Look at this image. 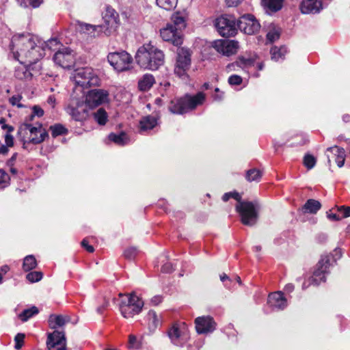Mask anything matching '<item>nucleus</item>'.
<instances>
[{
	"label": "nucleus",
	"instance_id": "nucleus-28",
	"mask_svg": "<svg viewBox=\"0 0 350 350\" xmlns=\"http://www.w3.org/2000/svg\"><path fill=\"white\" fill-rule=\"evenodd\" d=\"M321 208L319 201L314 199H309L301 208L304 213L316 214Z\"/></svg>",
	"mask_w": 350,
	"mask_h": 350
},
{
	"label": "nucleus",
	"instance_id": "nucleus-7",
	"mask_svg": "<svg viewBox=\"0 0 350 350\" xmlns=\"http://www.w3.org/2000/svg\"><path fill=\"white\" fill-rule=\"evenodd\" d=\"M144 301L135 293H131L126 300H121L119 304L120 311L126 319L133 318L141 312L144 306Z\"/></svg>",
	"mask_w": 350,
	"mask_h": 350
},
{
	"label": "nucleus",
	"instance_id": "nucleus-47",
	"mask_svg": "<svg viewBox=\"0 0 350 350\" xmlns=\"http://www.w3.org/2000/svg\"><path fill=\"white\" fill-rule=\"evenodd\" d=\"M24 338H25L24 334L18 333L16 335V336L14 338L15 349H20L22 347V346L23 345V342H24Z\"/></svg>",
	"mask_w": 350,
	"mask_h": 350
},
{
	"label": "nucleus",
	"instance_id": "nucleus-36",
	"mask_svg": "<svg viewBox=\"0 0 350 350\" xmlns=\"http://www.w3.org/2000/svg\"><path fill=\"white\" fill-rule=\"evenodd\" d=\"M286 53V49L285 47L278 48L277 46H274L272 47L270 51L271 59L275 61H278L279 59L282 58Z\"/></svg>",
	"mask_w": 350,
	"mask_h": 350
},
{
	"label": "nucleus",
	"instance_id": "nucleus-25",
	"mask_svg": "<svg viewBox=\"0 0 350 350\" xmlns=\"http://www.w3.org/2000/svg\"><path fill=\"white\" fill-rule=\"evenodd\" d=\"M299 8L301 12L304 14H317L323 10L321 0H302Z\"/></svg>",
	"mask_w": 350,
	"mask_h": 350
},
{
	"label": "nucleus",
	"instance_id": "nucleus-33",
	"mask_svg": "<svg viewBox=\"0 0 350 350\" xmlns=\"http://www.w3.org/2000/svg\"><path fill=\"white\" fill-rule=\"evenodd\" d=\"M95 121L99 125H105L108 120V115L103 108H99L93 113Z\"/></svg>",
	"mask_w": 350,
	"mask_h": 350
},
{
	"label": "nucleus",
	"instance_id": "nucleus-20",
	"mask_svg": "<svg viewBox=\"0 0 350 350\" xmlns=\"http://www.w3.org/2000/svg\"><path fill=\"white\" fill-rule=\"evenodd\" d=\"M34 64H22L18 66L14 72L16 78L20 80H27L31 79L33 75L39 72L40 66H35Z\"/></svg>",
	"mask_w": 350,
	"mask_h": 350
},
{
	"label": "nucleus",
	"instance_id": "nucleus-13",
	"mask_svg": "<svg viewBox=\"0 0 350 350\" xmlns=\"http://www.w3.org/2000/svg\"><path fill=\"white\" fill-rule=\"evenodd\" d=\"M238 28L244 33L254 35L260 29V24L256 17L251 14H245L237 20Z\"/></svg>",
	"mask_w": 350,
	"mask_h": 350
},
{
	"label": "nucleus",
	"instance_id": "nucleus-51",
	"mask_svg": "<svg viewBox=\"0 0 350 350\" xmlns=\"http://www.w3.org/2000/svg\"><path fill=\"white\" fill-rule=\"evenodd\" d=\"M129 347L131 348L138 349L140 347L139 343L137 341L136 336H135L134 335L129 336Z\"/></svg>",
	"mask_w": 350,
	"mask_h": 350
},
{
	"label": "nucleus",
	"instance_id": "nucleus-30",
	"mask_svg": "<svg viewBox=\"0 0 350 350\" xmlns=\"http://www.w3.org/2000/svg\"><path fill=\"white\" fill-rule=\"evenodd\" d=\"M281 29L275 24L271 23L268 27V32L267 33V39L270 42H273L279 39L280 36Z\"/></svg>",
	"mask_w": 350,
	"mask_h": 350
},
{
	"label": "nucleus",
	"instance_id": "nucleus-55",
	"mask_svg": "<svg viewBox=\"0 0 350 350\" xmlns=\"http://www.w3.org/2000/svg\"><path fill=\"white\" fill-rule=\"evenodd\" d=\"M0 124H1V127L4 130H7V133H12L14 131V127L10 125H8L5 124V120L3 118L0 120Z\"/></svg>",
	"mask_w": 350,
	"mask_h": 350
},
{
	"label": "nucleus",
	"instance_id": "nucleus-32",
	"mask_svg": "<svg viewBox=\"0 0 350 350\" xmlns=\"http://www.w3.org/2000/svg\"><path fill=\"white\" fill-rule=\"evenodd\" d=\"M39 310L36 306H31L29 308L24 310L21 314H18V318L23 321L26 322L30 318L38 314Z\"/></svg>",
	"mask_w": 350,
	"mask_h": 350
},
{
	"label": "nucleus",
	"instance_id": "nucleus-16",
	"mask_svg": "<svg viewBox=\"0 0 350 350\" xmlns=\"http://www.w3.org/2000/svg\"><path fill=\"white\" fill-rule=\"evenodd\" d=\"M187 329L185 323L174 324L167 332L171 342L176 346H183L187 340Z\"/></svg>",
	"mask_w": 350,
	"mask_h": 350
},
{
	"label": "nucleus",
	"instance_id": "nucleus-42",
	"mask_svg": "<svg viewBox=\"0 0 350 350\" xmlns=\"http://www.w3.org/2000/svg\"><path fill=\"white\" fill-rule=\"evenodd\" d=\"M316 162V159L311 154H306L304 158V164L308 170L313 168Z\"/></svg>",
	"mask_w": 350,
	"mask_h": 350
},
{
	"label": "nucleus",
	"instance_id": "nucleus-9",
	"mask_svg": "<svg viewBox=\"0 0 350 350\" xmlns=\"http://www.w3.org/2000/svg\"><path fill=\"white\" fill-rule=\"evenodd\" d=\"M330 266V256L329 255L323 256L317 265V268L313 275L310 278L309 282H304L302 288L306 289L310 285L318 286L321 282L325 281V274L327 270Z\"/></svg>",
	"mask_w": 350,
	"mask_h": 350
},
{
	"label": "nucleus",
	"instance_id": "nucleus-29",
	"mask_svg": "<svg viewBox=\"0 0 350 350\" xmlns=\"http://www.w3.org/2000/svg\"><path fill=\"white\" fill-rule=\"evenodd\" d=\"M69 321L70 317L68 316L51 314L49 318V323L52 329L62 327Z\"/></svg>",
	"mask_w": 350,
	"mask_h": 350
},
{
	"label": "nucleus",
	"instance_id": "nucleus-46",
	"mask_svg": "<svg viewBox=\"0 0 350 350\" xmlns=\"http://www.w3.org/2000/svg\"><path fill=\"white\" fill-rule=\"evenodd\" d=\"M40 44L44 50L45 47L52 49L53 46H57L59 44V42L57 38H52L47 40L46 42H42L40 40Z\"/></svg>",
	"mask_w": 350,
	"mask_h": 350
},
{
	"label": "nucleus",
	"instance_id": "nucleus-14",
	"mask_svg": "<svg viewBox=\"0 0 350 350\" xmlns=\"http://www.w3.org/2000/svg\"><path fill=\"white\" fill-rule=\"evenodd\" d=\"M55 63L63 68H70L75 63V53L70 49L63 47L53 56Z\"/></svg>",
	"mask_w": 350,
	"mask_h": 350
},
{
	"label": "nucleus",
	"instance_id": "nucleus-31",
	"mask_svg": "<svg viewBox=\"0 0 350 350\" xmlns=\"http://www.w3.org/2000/svg\"><path fill=\"white\" fill-rule=\"evenodd\" d=\"M109 140L120 146H124L129 142V137L124 132H122L118 135L111 133L109 135Z\"/></svg>",
	"mask_w": 350,
	"mask_h": 350
},
{
	"label": "nucleus",
	"instance_id": "nucleus-39",
	"mask_svg": "<svg viewBox=\"0 0 350 350\" xmlns=\"http://www.w3.org/2000/svg\"><path fill=\"white\" fill-rule=\"evenodd\" d=\"M52 136L56 137L59 135H64L68 133V129L65 128L62 124H56L50 126Z\"/></svg>",
	"mask_w": 350,
	"mask_h": 350
},
{
	"label": "nucleus",
	"instance_id": "nucleus-8",
	"mask_svg": "<svg viewBox=\"0 0 350 350\" xmlns=\"http://www.w3.org/2000/svg\"><path fill=\"white\" fill-rule=\"evenodd\" d=\"M27 131L29 133L30 136L27 140L23 137L22 140L24 145L27 142L33 144H40L49 137L48 133L42 128L41 124H38V126H33L29 123L25 122L20 126L18 134L21 136L23 133H27Z\"/></svg>",
	"mask_w": 350,
	"mask_h": 350
},
{
	"label": "nucleus",
	"instance_id": "nucleus-40",
	"mask_svg": "<svg viewBox=\"0 0 350 350\" xmlns=\"http://www.w3.org/2000/svg\"><path fill=\"white\" fill-rule=\"evenodd\" d=\"M262 176V172L257 169H251L246 173L245 178L250 181H258Z\"/></svg>",
	"mask_w": 350,
	"mask_h": 350
},
{
	"label": "nucleus",
	"instance_id": "nucleus-54",
	"mask_svg": "<svg viewBox=\"0 0 350 350\" xmlns=\"http://www.w3.org/2000/svg\"><path fill=\"white\" fill-rule=\"evenodd\" d=\"M10 271V267L7 265L0 267V284L3 282V276Z\"/></svg>",
	"mask_w": 350,
	"mask_h": 350
},
{
	"label": "nucleus",
	"instance_id": "nucleus-26",
	"mask_svg": "<svg viewBox=\"0 0 350 350\" xmlns=\"http://www.w3.org/2000/svg\"><path fill=\"white\" fill-rule=\"evenodd\" d=\"M157 124L156 118L147 116L143 117L139 122V132L141 133L152 129Z\"/></svg>",
	"mask_w": 350,
	"mask_h": 350
},
{
	"label": "nucleus",
	"instance_id": "nucleus-44",
	"mask_svg": "<svg viewBox=\"0 0 350 350\" xmlns=\"http://www.w3.org/2000/svg\"><path fill=\"white\" fill-rule=\"evenodd\" d=\"M148 319L154 326H157L160 323V317L154 310L148 312Z\"/></svg>",
	"mask_w": 350,
	"mask_h": 350
},
{
	"label": "nucleus",
	"instance_id": "nucleus-62",
	"mask_svg": "<svg viewBox=\"0 0 350 350\" xmlns=\"http://www.w3.org/2000/svg\"><path fill=\"white\" fill-rule=\"evenodd\" d=\"M228 6H237L242 0H226Z\"/></svg>",
	"mask_w": 350,
	"mask_h": 350
},
{
	"label": "nucleus",
	"instance_id": "nucleus-15",
	"mask_svg": "<svg viewBox=\"0 0 350 350\" xmlns=\"http://www.w3.org/2000/svg\"><path fill=\"white\" fill-rule=\"evenodd\" d=\"M109 92L103 89H94L88 92L85 97V104L90 108L109 102Z\"/></svg>",
	"mask_w": 350,
	"mask_h": 350
},
{
	"label": "nucleus",
	"instance_id": "nucleus-4",
	"mask_svg": "<svg viewBox=\"0 0 350 350\" xmlns=\"http://www.w3.org/2000/svg\"><path fill=\"white\" fill-rule=\"evenodd\" d=\"M103 19L104 24L102 25L93 26L85 24L82 26V29L92 36H95V34L93 33L97 29L98 31L103 30L106 35H109L116 30L119 24V15L113 8L107 6L103 13Z\"/></svg>",
	"mask_w": 350,
	"mask_h": 350
},
{
	"label": "nucleus",
	"instance_id": "nucleus-27",
	"mask_svg": "<svg viewBox=\"0 0 350 350\" xmlns=\"http://www.w3.org/2000/svg\"><path fill=\"white\" fill-rule=\"evenodd\" d=\"M155 83L154 77L150 74H145L138 81V88L140 91H148Z\"/></svg>",
	"mask_w": 350,
	"mask_h": 350
},
{
	"label": "nucleus",
	"instance_id": "nucleus-12",
	"mask_svg": "<svg viewBox=\"0 0 350 350\" xmlns=\"http://www.w3.org/2000/svg\"><path fill=\"white\" fill-rule=\"evenodd\" d=\"M191 65V54L188 49L180 48L178 49L174 73L179 77H187V71Z\"/></svg>",
	"mask_w": 350,
	"mask_h": 350
},
{
	"label": "nucleus",
	"instance_id": "nucleus-18",
	"mask_svg": "<svg viewBox=\"0 0 350 350\" xmlns=\"http://www.w3.org/2000/svg\"><path fill=\"white\" fill-rule=\"evenodd\" d=\"M161 36L165 41L171 42L174 45L182 44V33L172 24H167L160 31Z\"/></svg>",
	"mask_w": 350,
	"mask_h": 350
},
{
	"label": "nucleus",
	"instance_id": "nucleus-6",
	"mask_svg": "<svg viewBox=\"0 0 350 350\" xmlns=\"http://www.w3.org/2000/svg\"><path fill=\"white\" fill-rule=\"evenodd\" d=\"M260 208L258 202H239L236 209L239 213L242 223L245 226L255 225L258 219V211Z\"/></svg>",
	"mask_w": 350,
	"mask_h": 350
},
{
	"label": "nucleus",
	"instance_id": "nucleus-52",
	"mask_svg": "<svg viewBox=\"0 0 350 350\" xmlns=\"http://www.w3.org/2000/svg\"><path fill=\"white\" fill-rule=\"evenodd\" d=\"M338 211L342 215L341 216L342 218L348 217L350 216V207L349 206H340L338 208Z\"/></svg>",
	"mask_w": 350,
	"mask_h": 350
},
{
	"label": "nucleus",
	"instance_id": "nucleus-22",
	"mask_svg": "<svg viewBox=\"0 0 350 350\" xmlns=\"http://www.w3.org/2000/svg\"><path fill=\"white\" fill-rule=\"evenodd\" d=\"M329 165L331 163V159H334L339 167H342L345 164L346 154L344 148L338 146L328 148L325 152Z\"/></svg>",
	"mask_w": 350,
	"mask_h": 350
},
{
	"label": "nucleus",
	"instance_id": "nucleus-43",
	"mask_svg": "<svg viewBox=\"0 0 350 350\" xmlns=\"http://www.w3.org/2000/svg\"><path fill=\"white\" fill-rule=\"evenodd\" d=\"M137 254V250L134 247H130L124 252V256L129 260L133 259Z\"/></svg>",
	"mask_w": 350,
	"mask_h": 350
},
{
	"label": "nucleus",
	"instance_id": "nucleus-23",
	"mask_svg": "<svg viewBox=\"0 0 350 350\" xmlns=\"http://www.w3.org/2000/svg\"><path fill=\"white\" fill-rule=\"evenodd\" d=\"M268 304L273 310H282L286 308L287 299L281 291L270 293L268 297Z\"/></svg>",
	"mask_w": 350,
	"mask_h": 350
},
{
	"label": "nucleus",
	"instance_id": "nucleus-59",
	"mask_svg": "<svg viewBox=\"0 0 350 350\" xmlns=\"http://www.w3.org/2000/svg\"><path fill=\"white\" fill-rule=\"evenodd\" d=\"M29 3L32 8H37L43 3V0H29Z\"/></svg>",
	"mask_w": 350,
	"mask_h": 350
},
{
	"label": "nucleus",
	"instance_id": "nucleus-19",
	"mask_svg": "<svg viewBox=\"0 0 350 350\" xmlns=\"http://www.w3.org/2000/svg\"><path fill=\"white\" fill-rule=\"evenodd\" d=\"M213 47L219 53L230 56L237 53L239 44L234 40H218L213 42Z\"/></svg>",
	"mask_w": 350,
	"mask_h": 350
},
{
	"label": "nucleus",
	"instance_id": "nucleus-53",
	"mask_svg": "<svg viewBox=\"0 0 350 350\" xmlns=\"http://www.w3.org/2000/svg\"><path fill=\"white\" fill-rule=\"evenodd\" d=\"M5 145L9 147H12L14 146V137L10 134V133H7L5 135Z\"/></svg>",
	"mask_w": 350,
	"mask_h": 350
},
{
	"label": "nucleus",
	"instance_id": "nucleus-21",
	"mask_svg": "<svg viewBox=\"0 0 350 350\" xmlns=\"http://www.w3.org/2000/svg\"><path fill=\"white\" fill-rule=\"evenodd\" d=\"M196 331L199 334L212 332L215 329L216 323L210 316L199 317L195 320Z\"/></svg>",
	"mask_w": 350,
	"mask_h": 350
},
{
	"label": "nucleus",
	"instance_id": "nucleus-2",
	"mask_svg": "<svg viewBox=\"0 0 350 350\" xmlns=\"http://www.w3.org/2000/svg\"><path fill=\"white\" fill-rule=\"evenodd\" d=\"M135 59L141 68L156 70L164 64V54L151 44H145L138 49Z\"/></svg>",
	"mask_w": 350,
	"mask_h": 350
},
{
	"label": "nucleus",
	"instance_id": "nucleus-5",
	"mask_svg": "<svg viewBox=\"0 0 350 350\" xmlns=\"http://www.w3.org/2000/svg\"><path fill=\"white\" fill-rule=\"evenodd\" d=\"M71 79L77 85L83 88L98 85L100 79L97 73L90 67L80 68L75 70Z\"/></svg>",
	"mask_w": 350,
	"mask_h": 350
},
{
	"label": "nucleus",
	"instance_id": "nucleus-17",
	"mask_svg": "<svg viewBox=\"0 0 350 350\" xmlns=\"http://www.w3.org/2000/svg\"><path fill=\"white\" fill-rule=\"evenodd\" d=\"M49 350H66V340L64 332L55 330L49 334L46 342Z\"/></svg>",
	"mask_w": 350,
	"mask_h": 350
},
{
	"label": "nucleus",
	"instance_id": "nucleus-61",
	"mask_svg": "<svg viewBox=\"0 0 350 350\" xmlns=\"http://www.w3.org/2000/svg\"><path fill=\"white\" fill-rule=\"evenodd\" d=\"M8 147L6 145H3L2 144H0V154H7L8 152Z\"/></svg>",
	"mask_w": 350,
	"mask_h": 350
},
{
	"label": "nucleus",
	"instance_id": "nucleus-1",
	"mask_svg": "<svg viewBox=\"0 0 350 350\" xmlns=\"http://www.w3.org/2000/svg\"><path fill=\"white\" fill-rule=\"evenodd\" d=\"M10 50L20 63L36 64L44 55L40 40L30 33H22L12 37Z\"/></svg>",
	"mask_w": 350,
	"mask_h": 350
},
{
	"label": "nucleus",
	"instance_id": "nucleus-10",
	"mask_svg": "<svg viewBox=\"0 0 350 350\" xmlns=\"http://www.w3.org/2000/svg\"><path fill=\"white\" fill-rule=\"evenodd\" d=\"M215 27L223 37L234 36L237 33V21L232 15H224L217 18L215 21Z\"/></svg>",
	"mask_w": 350,
	"mask_h": 350
},
{
	"label": "nucleus",
	"instance_id": "nucleus-37",
	"mask_svg": "<svg viewBox=\"0 0 350 350\" xmlns=\"http://www.w3.org/2000/svg\"><path fill=\"white\" fill-rule=\"evenodd\" d=\"M265 6L269 9L278 11L282 8L283 0H262Z\"/></svg>",
	"mask_w": 350,
	"mask_h": 350
},
{
	"label": "nucleus",
	"instance_id": "nucleus-45",
	"mask_svg": "<svg viewBox=\"0 0 350 350\" xmlns=\"http://www.w3.org/2000/svg\"><path fill=\"white\" fill-rule=\"evenodd\" d=\"M44 115V110L38 105H34L32 107V113L29 116V120H33L34 116L42 117Z\"/></svg>",
	"mask_w": 350,
	"mask_h": 350
},
{
	"label": "nucleus",
	"instance_id": "nucleus-11",
	"mask_svg": "<svg viewBox=\"0 0 350 350\" xmlns=\"http://www.w3.org/2000/svg\"><path fill=\"white\" fill-rule=\"evenodd\" d=\"M107 59L110 65L118 72L129 70L133 62L131 55L124 51L109 53Z\"/></svg>",
	"mask_w": 350,
	"mask_h": 350
},
{
	"label": "nucleus",
	"instance_id": "nucleus-48",
	"mask_svg": "<svg viewBox=\"0 0 350 350\" xmlns=\"http://www.w3.org/2000/svg\"><path fill=\"white\" fill-rule=\"evenodd\" d=\"M243 81L242 77L237 75H232L228 78V83L231 85H240Z\"/></svg>",
	"mask_w": 350,
	"mask_h": 350
},
{
	"label": "nucleus",
	"instance_id": "nucleus-58",
	"mask_svg": "<svg viewBox=\"0 0 350 350\" xmlns=\"http://www.w3.org/2000/svg\"><path fill=\"white\" fill-rule=\"evenodd\" d=\"M81 245L82 247H83L84 248H85V250L88 252H93L94 251V247L90 245H88V241L85 240V239H83L81 242Z\"/></svg>",
	"mask_w": 350,
	"mask_h": 350
},
{
	"label": "nucleus",
	"instance_id": "nucleus-41",
	"mask_svg": "<svg viewBox=\"0 0 350 350\" xmlns=\"http://www.w3.org/2000/svg\"><path fill=\"white\" fill-rule=\"evenodd\" d=\"M26 278L30 282H36L40 281L42 278V273L40 271H32L26 275Z\"/></svg>",
	"mask_w": 350,
	"mask_h": 350
},
{
	"label": "nucleus",
	"instance_id": "nucleus-35",
	"mask_svg": "<svg viewBox=\"0 0 350 350\" xmlns=\"http://www.w3.org/2000/svg\"><path fill=\"white\" fill-rule=\"evenodd\" d=\"M172 23L171 24L174 25L176 27V29L182 33V29L185 27V21L184 18L178 14H175L172 16Z\"/></svg>",
	"mask_w": 350,
	"mask_h": 350
},
{
	"label": "nucleus",
	"instance_id": "nucleus-60",
	"mask_svg": "<svg viewBox=\"0 0 350 350\" xmlns=\"http://www.w3.org/2000/svg\"><path fill=\"white\" fill-rule=\"evenodd\" d=\"M327 217L332 221H338L342 219V217L336 213H327Z\"/></svg>",
	"mask_w": 350,
	"mask_h": 350
},
{
	"label": "nucleus",
	"instance_id": "nucleus-38",
	"mask_svg": "<svg viewBox=\"0 0 350 350\" xmlns=\"http://www.w3.org/2000/svg\"><path fill=\"white\" fill-rule=\"evenodd\" d=\"M156 2L159 7L166 10H172L176 8L178 0H156Z\"/></svg>",
	"mask_w": 350,
	"mask_h": 350
},
{
	"label": "nucleus",
	"instance_id": "nucleus-63",
	"mask_svg": "<svg viewBox=\"0 0 350 350\" xmlns=\"http://www.w3.org/2000/svg\"><path fill=\"white\" fill-rule=\"evenodd\" d=\"M47 103L49 105H50L52 107H55V98L53 96H50L47 99Z\"/></svg>",
	"mask_w": 350,
	"mask_h": 350
},
{
	"label": "nucleus",
	"instance_id": "nucleus-49",
	"mask_svg": "<svg viewBox=\"0 0 350 350\" xmlns=\"http://www.w3.org/2000/svg\"><path fill=\"white\" fill-rule=\"evenodd\" d=\"M234 198L235 200H237L239 202H241V196H239V194L237 192H229V193H226L225 194H224V196H222V200L224 201V202H226L228 201L230 198Z\"/></svg>",
	"mask_w": 350,
	"mask_h": 350
},
{
	"label": "nucleus",
	"instance_id": "nucleus-56",
	"mask_svg": "<svg viewBox=\"0 0 350 350\" xmlns=\"http://www.w3.org/2000/svg\"><path fill=\"white\" fill-rule=\"evenodd\" d=\"M161 271L164 273H171L174 271L173 265L171 262L165 263L162 267Z\"/></svg>",
	"mask_w": 350,
	"mask_h": 350
},
{
	"label": "nucleus",
	"instance_id": "nucleus-3",
	"mask_svg": "<svg viewBox=\"0 0 350 350\" xmlns=\"http://www.w3.org/2000/svg\"><path fill=\"white\" fill-rule=\"evenodd\" d=\"M205 100V94L198 92L195 96L186 94L183 97L172 99L169 105V111L174 114H183L195 109Z\"/></svg>",
	"mask_w": 350,
	"mask_h": 350
},
{
	"label": "nucleus",
	"instance_id": "nucleus-24",
	"mask_svg": "<svg viewBox=\"0 0 350 350\" xmlns=\"http://www.w3.org/2000/svg\"><path fill=\"white\" fill-rule=\"evenodd\" d=\"M87 105L83 102H78L76 105H70L68 113L77 121H83L88 116Z\"/></svg>",
	"mask_w": 350,
	"mask_h": 350
},
{
	"label": "nucleus",
	"instance_id": "nucleus-34",
	"mask_svg": "<svg viewBox=\"0 0 350 350\" xmlns=\"http://www.w3.org/2000/svg\"><path fill=\"white\" fill-rule=\"evenodd\" d=\"M36 265V260L33 255L27 256L24 258L23 268L25 271L32 270Z\"/></svg>",
	"mask_w": 350,
	"mask_h": 350
},
{
	"label": "nucleus",
	"instance_id": "nucleus-50",
	"mask_svg": "<svg viewBox=\"0 0 350 350\" xmlns=\"http://www.w3.org/2000/svg\"><path fill=\"white\" fill-rule=\"evenodd\" d=\"M22 99V96L21 95H14L10 98V103L12 105H16L18 108H21L23 107V105L20 103V101Z\"/></svg>",
	"mask_w": 350,
	"mask_h": 350
},
{
	"label": "nucleus",
	"instance_id": "nucleus-64",
	"mask_svg": "<svg viewBox=\"0 0 350 350\" xmlns=\"http://www.w3.org/2000/svg\"><path fill=\"white\" fill-rule=\"evenodd\" d=\"M294 290V285L293 284H287L285 286H284V291L288 292V293H291L293 292Z\"/></svg>",
	"mask_w": 350,
	"mask_h": 350
},
{
	"label": "nucleus",
	"instance_id": "nucleus-57",
	"mask_svg": "<svg viewBox=\"0 0 350 350\" xmlns=\"http://www.w3.org/2000/svg\"><path fill=\"white\" fill-rule=\"evenodd\" d=\"M163 301V297L161 295H155L150 299V303L153 306H157Z\"/></svg>",
	"mask_w": 350,
	"mask_h": 350
}]
</instances>
